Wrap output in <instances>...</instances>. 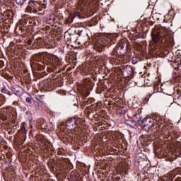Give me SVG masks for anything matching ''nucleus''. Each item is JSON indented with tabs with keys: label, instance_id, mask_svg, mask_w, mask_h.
Here are the masks:
<instances>
[{
	"label": "nucleus",
	"instance_id": "nucleus-1",
	"mask_svg": "<svg viewBox=\"0 0 181 181\" xmlns=\"http://www.w3.org/2000/svg\"><path fill=\"white\" fill-rule=\"evenodd\" d=\"M134 121H132V124H134L136 125V124L138 123L139 125H141L142 128L145 131H149V129H151V128H152L155 124H158V120L152 117H146L143 120H141L139 115H134Z\"/></svg>",
	"mask_w": 181,
	"mask_h": 181
},
{
	"label": "nucleus",
	"instance_id": "nucleus-2",
	"mask_svg": "<svg viewBox=\"0 0 181 181\" xmlns=\"http://www.w3.org/2000/svg\"><path fill=\"white\" fill-rule=\"evenodd\" d=\"M119 74L124 77H129L132 78L134 76V68L131 65L122 66L121 69H119Z\"/></svg>",
	"mask_w": 181,
	"mask_h": 181
},
{
	"label": "nucleus",
	"instance_id": "nucleus-3",
	"mask_svg": "<svg viewBox=\"0 0 181 181\" xmlns=\"http://www.w3.org/2000/svg\"><path fill=\"white\" fill-rule=\"evenodd\" d=\"M26 9L30 13H37V11H42L39 1H30Z\"/></svg>",
	"mask_w": 181,
	"mask_h": 181
},
{
	"label": "nucleus",
	"instance_id": "nucleus-4",
	"mask_svg": "<svg viewBox=\"0 0 181 181\" xmlns=\"http://www.w3.org/2000/svg\"><path fill=\"white\" fill-rule=\"evenodd\" d=\"M128 45L126 42H120L115 48L116 53L119 56H124L127 53Z\"/></svg>",
	"mask_w": 181,
	"mask_h": 181
},
{
	"label": "nucleus",
	"instance_id": "nucleus-5",
	"mask_svg": "<svg viewBox=\"0 0 181 181\" xmlns=\"http://www.w3.org/2000/svg\"><path fill=\"white\" fill-rule=\"evenodd\" d=\"M160 32H162V30H153L151 33V37L153 43H159L160 37H162Z\"/></svg>",
	"mask_w": 181,
	"mask_h": 181
},
{
	"label": "nucleus",
	"instance_id": "nucleus-6",
	"mask_svg": "<svg viewBox=\"0 0 181 181\" xmlns=\"http://www.w3.org/2000/svg\"><path fill=\"white\" fill-rule=\"evenodd\" d=\"M80 124V120L75 118L69 119L66 121V127L68 129H74Z\"/></svg>",
	"mask_w": 181,
	"mask_h": 181
},
{
	"label": "nucleus",
	"instance_id": "nucleus-7",
	"mask_svg": "<svg viewBox=\"0 0 181 181\" xmlns=\"http://www.w3.org/2000/svg\"><path fill=\"white\" fill-rule=\"evenodd\" d=\"M111 43V38L109 37H103L100 40V45L101 46V49L104 47H110V45Z\"/></svg>",
	"mask_w": 181,
	"mask_h": 181
},
{
	"label": "nucleus",
	"instance_id": "nucleus-8",
	"mask_svg": "<svg viewBox=\"0 0 181 181\" xmlns=\"http://www.w3.org/2000/svg\"><path fill=\"white\" fill-rule=\"evenodd\" d=\"M16 33H19L21 35V33H26V32H29V27H27L25 24V23H23L21 24V25L20 26H17L15 29Z\"/></svg>",
	"mask_w": 181,
	"mask_h": 181
},
{
	"label": "nucleus",
	"instance_id": "nucleus-9",
	"mask_svg": "<svg viewBox=\"0 0 181 181\" xmlns=\"http://www.w3.org/2000/svg\"><path fill=\"white\" fill-rule=\"evenodd\" d=\"M12 90L16 95H22V94H23V88L18 85L13 86Z\"/></svg>",
	"mask_w": 181,
	"mask_h": 181
},
{
	"label": "nucleus",
	"instance_id": "nucleus-10",
	"mask_svg": "<svg viewBox=\"0 0 181 181\" xmlns=\"http://www.w3.org/2000/svg\"><path fill=\"white\" fill-rule=\"evenodd\" d=\"M47 66H59V59L56 57L49 58V61L46 63Z\"/></svg>",
	"mask_w": 181,
	"mask_h": 181
},
{
	"label": "nucleus",
	"instance_id": "nucleus-11",
	"mask_svg": "<svg viewBox=\"0 0 181 181\" xmlns=\"http://www.w3.org/2000/svg\"><path fill=\"white\" fill-rule=\"evenodd\" d=\"M69 40L70 42H72V43H76L77 42V35L76 34H71L69 35Z\"/></svg>",
	"mask_w": 181,
	"mask_h": 181
},
{
	"label": "nucleus",
	"instance_id": "nucleus-12",
	"mask_svg": "<svg viewBox=\"0 0 181 181\" xmlns=\"http://www.w3.org/2000/svg\"><path fill=\"white\" fill-rule=\"evenodd\" d=\"M24 24H25L27 28H29V26H33V25H35V21L33 20L24 21Z\"/></svg>",
	"mask_w": 181,
	"mask_h": 181
},
{
	"label": "nucleus",
	"instance_id": "nucleus-13",
	"mask_svg": "<svg viewBox=\"0 0 181 181\" xmlns=\"http://www.w3.org/2000/svg\"><path fill=\"white\" fill-rule=\"evenodd\" d=\"M78 35V36H81L82 37H88V34H87L84 30H79Z\"/></svg>",
	"mask_w": 181,
	"mask_h": 181
},
{
	"label": "nucleus",
	"instance_id": "nucleus-14",
	"mask_svg": "<svg viewBox=\"0 0 181 181\" xmlns=\"http://www.w3.org/2000/svg\"><path fill=\"white\" fill-rule=\"evenodd\" d=\"M134 40L136 39H144V33H140L136 34L134 36Z\"/></svg>",
	"mask_w": 181,
	"mask_h": 181
},
{
	"label": "nucleus",
	"instance_id": "nucleus-15",
	"mask_svg": "<svg viewBox=\"0 0 181 181\" xmlns=\"http://www.w3.org/2000/svg\"><path fill=\"white\" fill-rule=\"evenodd\" d=\"M1 93H3V94H7L8 95H11V92L8 90V89H6V88L5 87L1 89Z\"/></svg>",
	"mask_w": 181,
	"mask_h": 181
},
{
	"label": "nucleus",
	"instance_id": "nucleus-16",
	"mask_svg": "<svg viewBox=\"0 0 181 181\" xmlns=\"http://www.w3.org/2000/svg\"><path fill=\"white\" fill-rule=\"evenodd\" d=\"M169 107L172 111H175V110H176V103H171Z\"/></svg>",
	"mask_w": 181,
	"mask_h": 181
},
{
	"label": "nucleus",
	"instance_id": "nucleus-17",
	"mask_svg": "<svg viewBox=\"0 0 181 181\" xmlns=\"http://www.w3.org/2000/svg\"><path fill=\"white\" fill-rule=\"evenodd\" d=\"M18 5H23L26 2V0H15Z\"/></svg>",
	"mask_w": 181,
	"mask_h": 181
},
{
	"label": "nucleus",
	"instance_id": "nucleus-18",
	"mask_svg": "<svg viewBox=\"0 0 181 181\" xmlns=\"http://www.w3.org/2000/svg\"><path fill=\"white\" fill-rule=\"evenodd\" d=\"M74 18L73 15H71L69 16L68 18V21L69 23H71L73 22V21L74 20Z\"/></svg>",
	"mask_w": 181,
	"mask_h": 181
},
{
	"label": "nucleus",
	"instance_id": "nucleus-19",
	"mask_svg": "<svg viewBox=\"0 0 181 181\" xmlns=\"http://www.w3.org/2000/svg\"><path fill=\"white\" fill-rule=\"evenodd\" d=\"M25 101H26L27 103H28L29 104H32V98H30V97H27V98H25Z\"/></svg>",
	"mask_w": 181,
	"mask_h": 181
},
{
	"label": "nucleus",
	"instance_id": "nucleus-20",
	"mask_svg": "<svg viewBox=\"0 0 181 181\" xmlns=\"http://www.w3.org/2000/svg\"><path fill=\"white\" fill-rule=\"evenodd\" d=\"M74 16V18H80V12H75L72 14Z\"/></svg>",
	"mask_w": 181,
	"mask_h": 181
},
{
	"label": "nucleus",
	"instance_id": "nucleus-21",
	"mask_svg": "<svg viewBox=\"0 0 181 181\" xmlns=\"http://www.w3.org/2000/svg\"><path fill=\"white\" fill-rule=\"evenodd\" d=\"M1 118L3 121H6V119H8V117L5 115H1Z\"/></svg>",
	"mask_w": 181,
	"mask_h": 181
},
{
	"label": "nucleus",
	"instance_id": "nucleus-22",
	"mask_svg": "<svg viewBox=\"0 0 181 181\" xmlns=\"http://www.w3.org/2000/svg\"><path fill=\"white\" fill-rule=\"evenodd\" d=\"M49 146L47 145H46V143H45L44 145V149H45V152H49Z\"/></svg>",
	"mask_w": 181,
	"mask_h": 181
},
{
	"label": "nucleus",
	"instance_id": "nucleus-23",
	"mask_svg": "<svg viewBox=\"0 0 181 181\" xmlns=\"http://www.w3.org/2000/svg\"><path fill=\"white\" fill-rule=\"evenodd\" d=\"M86 112L88 117H90V114H91L92 111L90 110H88V109H87V110H86Z\"/></svg>",
	"mask_w": 181,
	"mask_h": 181
},
{
	"label": "nucleus",
	"instance_id": "nucleus-24",
	"mask_svg": "<svg viewBox=\"0 0 181 181\" xmlns=\"http://www.w3.org/2000/svg\"><path fill=\"white\" fill-rule=\"evenodd\" d=\"M4 66H5L4 61H0V69H2Z\"/></svg>",
	"mask_w": 181,
	"mask_h": 181
},
{
	"label": "nucleus",
	"instance_id": "nucleus-25",
	"mask_svg": "<svg viewBox=\"0 0 181 181\" xmlns=\"http://www.w3.org/2000/svg\"><path fill=\"white\" fill-rule=\"evenodd\" d=\"M71 179L72 181H76V177H74V175H73V174L71 175Z\"/></svg>",
	"mask_w": 181,
	"mask_h": 181
},
{
	"label": "nucleus",
	"instance_id": "nucleus-26",
	"mask_svg": "<svg viewBox=\"0 0 181 181\" xmlns=\"http://www.w3.org/2000/svg\"><path fill=\"white\" fill-rule=\"evenodd\" d=\"M121 180V177H116L115 178V180H117V181H119V180Z\"/></svg>",
	"mask_w": 181,
	"mask_h": 181
},
{
	"label": "nucleus",
	"instance_id": "nucleus-27",
	"mask_svg": "<svg viewBox=\"0 0 181 181\" xmlns=\"http://www.w3.org/2000/svg\"><path fill=\"white\" fill-rule=\"evenodd\" d=\"M25 123H22L23 129H25V131H26V127H25Z\"/></svg>",
	"mask_w": 181,
	"mask_h": 181
},
{
	"label": "nucleus",
	"instance_id": "nucleus-28",
	"mask_svg": "<svg viewBox=\"0 0 181 181\" xmlns=\"http://www.w3.org/2000/svg\"><path fill=\"white\" fill-rule=\"evenodd\" d=\"M2 142H4V140L2 139V136H0V144H2Z\"/></svg>",
	"mask_w": 181,
	"mask_h": 181
},
{
	"label": "nucleus",
	"instance_id": "nucleus-29",
	"mask_svg": "<svg viewBox=\"0 0 181 181\" xmlns=\"http://www.w3.org/2000/svg\"><path fill=\"white\" fill-rule=\"evenodd\" d=\"M43 8H46V4L42 5Z\"/></svg>",
	"mask_w": 181,
	"mask_h": 181
},
{
	"label": "nucleus",
	"instance_id": "nucleus-30",
	"mask_svg": "<svg viewBox=\"0 0 181 181\" xmlns=\"http://www.w3.org/2000/svg\"><path fill=\"white\" fill-rule=\"evenodd\" d=\"M38 40H42V38H41V37H39V38H38Z\"/></svg>",
	"mask_w": 181,
	"mask_h": 181
},
{
	"label": "nucleus",
	"instance_id": "nucleus-31",
	"mask_svg": "<svg viewBox=\"0 0 181 181\" xmlns=\"http://www.w3.org/2000/svg\"><path fill=\"white\" fill-rule=\"evenodd\" d=\"M89 93H90V92H88L87 95H88Z\"/></svg>",
	"mask_w": 181,
	"mask_h": 181
},
{
	"label": "nucleus",
	"instance_id": "nucleus-32",
	"mask_svg": "<svg viewBox=\"0 0 181 181\" xmlns=\"http://www.w3.org/2000/svg\"><path fill=\"white\" fill-rule=\"evenodd\" d=\"M52 18H54V15L52 16Z\"/></svg>",
	"mask_w": 181,
	"mask_h": 181
},
{
	"label": "nucleus",
	"instance_id": "nucleus-33",
	"mask_svg": "<svg viewBox=\"0 0 181 181\" xmlns=\"http://www.w3.org/2000/svg\"><path fill=\"white\" fill-rule=\"evenodd\" d=\"M132 4H134V1H132Z\"/></svg>",
	"mask_w": 181,
	"mask_h": 181
}]
</instances>
